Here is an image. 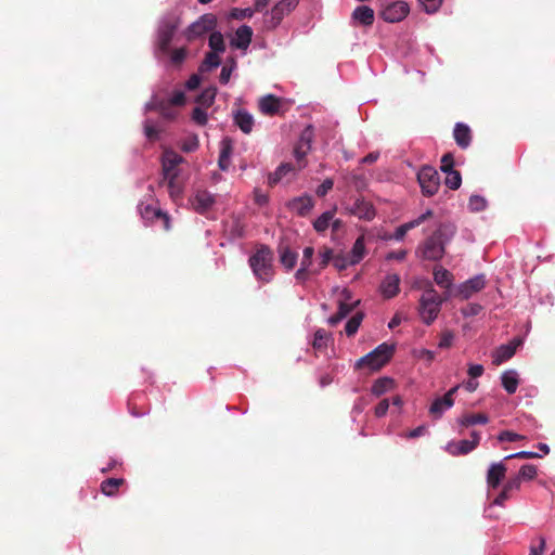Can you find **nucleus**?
<instances>
[{"label":"nucleus","instance_id":"nucleus-1","mask_svg":"<svg viewBox=\"0 0 555 555\" xmlns=\"http://www.w3.org/2000/svg\"><path fill=\"white\" fill-rule=\"evenodd\" d=\"M456 227L453 223H441L438 229L424 242L421 251L426 260L437 261L444 255V247L454 236Z\"/></svg>","mask_w":555,"mask_h":555},{"label":"nucleus","instance_id":"nucleus-2","mask_svg":"<svg viewBox=\"0 0 555 555\" xmlns=\"http://www.w3.org/2000/svg\"><path fill=\"white\" fill-rule=\"evenodd\" d=\"M273 253L267 245H261L249 258V266L257 279L269 282L273 276Z\"/></svg>","mask_w":555,"mask_h":555},{"label":"nucleus","instance_id":"nucleus-3","mask_svg":"<svg viewBox=\"0 0 555 555\" xmlns=\"http://www.w3.org/2000/svg\"><path fill=\"white\" fill-rule=\"evenodd\" d=\"M393 352V345L383 343L374 350L360 358L356 363V369H369L370 371H377L390 360Z\"/></svg>","mask_w":555,"mask_h":555},{"label":"nucleus","instance_id":"nucleus-4","mask_svg":"<svg viewBox=\"0 0 555 555\" xmlns=\"http://www.w3.org/2000/svg\"><path fill=\"white\" fill-rule=\"evenodd\" d=\"M444 298L429 287L420 298L418 313L426 325H430L438 317Z\"/></svg>","mask_w":555,"mask_h":555},{"label":"nucleus","instance_id":"nucleus-5","mask_svg":"<svg viewBox=\"0 0 555 555\" xmlns=\"http://www.w3.org/2000/svg\"><path fill=\"white\" fill-rule=\"evenodd\" d=\"M180 25V18L177 16L167 17L162 21L157 30L156 49L162 54H168L170 43L173 39L176 30Z\"/></svg>","mask_w":555,"mask_h":555},{"label":"nucleus","instance_id":"nucleus-6","mask_svg":"<svg viewBox=\"0 0 555 555\" xmlns=\"http://www.w3.org/2000/svg\"><path fill=\"white\" fill-rule=\"evenodd\" d=\"M417 181L422 194L427 197L434 196L440 188V176L438 171L429 165H424L417 172Z\"/></svg>","mask_w":555,"mask_h":555},{"label":"nucleus","instance_id":"nucleus-7","mask_svg":"<svg viewBox=\"0 0 555 555\" xmlns=\"http://www.w3.org/2000/svg\"><path fill=\"white\" fill-rule=\"evenodd\" d=\"M216 25H217L216 15H214L211 13L204 14L186 28V30L184 31V36L188 41H193L196 38L212 30L216 27Z\"/></svg>","mask_w":555,"mask_h":555},{"label":"nucleus","instance_id":"nucleus-8","mask_svg":"<svg viewBox=\"0 0 555 555\" xmlns=\"http://www.w3.org/2000/svg\"><path fill=\"white\" fill-rule=\"evenodd\" d=\"M346 209L350 215L365 221L373 220L376 215L373 204L363 197H357Z\"/></svg>","mask_w":555,"mask_h":555},{"label":"nucleus","instance_id":"nucleus-9","mask_svg":"<svg viewBox=\"0 0 555 555\" xmlns=\"http://www.w3.org/2000/svg\"><path fill=\"white\" fill-rule=\"evenodd\" d=\"M184 162V158L172 150H166L162 157L163 178L179 177L178 166Z\"/></svg>","mask_w":555,"mask_h":555},{"label":"nucleus","instance_id":"nucleus-10","mask_svg":"<svg viewBox=\"0 0 555 555\" xmlns=\"http://www.w3.org/2000/svg\"><path fill=\"white\" fill-rule=\"evenodd\" d=\"M409 5L403 1H397L386 5L382 12L380 17L388 23H397L402 21L409 14Z\"/></svg>","mask_w":555,"mask_h":555},{"label":"nucleus","instance_id":"nucleus-11","mask_svg":"<svg viewBox=\"0 0 555 555\" xmlns=\"http://www.w3.org/2000/svg\"><path fill=\"white\" fill-rule=\"evenodd\" d=\"M460 386L452 387L443 397L437 398L429 408V414L435 418H440L443 412L454 404L453 396L457 392Z\"/></svg>","mask_w":555,"mask_h":555},{"label":"nucleus","instance_id":"nucleus-12","mask_svg":"<svg viewBox=\"0 0 555 555\" xmlns=\"http://www.w3.org/2000/svg\"><path fill=\"white\" fill-rule=\"evenodd\" d=\"M299 0H281L271 10L270 24L272 27L280 25L284 16L288 15L296 9Z\"/></svg>","mask_w":555,"mask_h":555},{"label":"nucleus","instance_id":"nucleus-13","mask_svg":"<svg viewBox=\"0 0 555 555\" xmlns=\"http://www.w3.org/2000/svg\"><path fill=\"white\" fill-rule=\"evenodd\" d=\"M521 340L519 338L513 339L511 343L506 345H501L493 352L492 363L494 365H500L503 362L509 360L516 352L517 348L520 346Z\"/></svg>","mask_w":555,"mask_h":555},{"label":"nucleus","instance_id":"nucleus-14","mask_svg":"<svg viewBox=\"0 0 555 555\" xmlns=\"http://www.w3.org/2000/svg\"><path fill=\"white\" fill-rule=\"evenodd\" d=\"M486 286L485 275H476L459 287V294L463 299L470 298L474 294L480 292Z\"/></svg>","mask_w":555,"mask_h":555},{"label":"nucleus","instance_id":"nucleus-15","mask_svg":"<svg viewBox=\"0 0 555 555\" xmlns=\"http://www.w3.org/2000/svg\"><path fill=\"white\" fill-rule=\"evenodd\" d=\"M400 281V276L396 273L385 276L379 286V291L385 299H391L399 294Z\"/></svg>","mask_w":555,"mask_h":555},{"label":"nucleus","instance_id":"nucleus-16","mask_svg":"<svg viewBox=\"0 0 555 555\" xmlns=\"http://www.w3.org/2000/svg\"><path fill=\"white\" fill-rule=\"evenodd\" d=\"M288 208L300 217L307 216L314 206V202L310 195H302L293 198L287 204Z\"/></svg>","mask_w":555,"mask_h":555},{"label":"nucleus","instance_id":"nucleus-17","mask_svg":"<svg viewBox=\"0 0 555 555\" xmlns=\"http://www.w3.org/2000/svg\"><path fill=\"white\" fill-rule=\"evenodd\" d=\"M506 466L504 463H493L490 465L487 473V485L491 489H496L501 481L505 478Z\"/></svg>","mask_w":555,"mask_h":555},{"label":"nucleus","instance_id":"nucleus-18","mask_svg":"<svg viewBox=\"0 0 555 555\" xmlns=\"http://www.w3.org/2000/svg\"><path fill=\"white\" fill-rule=\"evenodd\" d=\"M278 253L280 255V262L286 270L295 268L298 259V254L291 249L287 243L281 241L278 246Z\"/></svg>","mask_w":555,"mask_h":555},{"label":"nucleus","instance_id":"nucleus-19","mask_svg":"<svg viewBox=\"0 0 555 555\" xmlns=\"http://www.w3.org/2000/svg\"><path fill=\"white\" fill-rule=\"evenodd\" d=\"M171 104L165 99L153 98L147 104V111H157L166 119H175L176 112L171 108Z\"/></svg>","mask_w":555,"mask_h":555},{"label":"nucleus","instance_id":"nucleus-20","mask_svg":"<svg viewBox=\"0 0 555 555\" xmlns=\"http://www.w3.org/2000/svg\"><path fill=\"white\" fill-rule=\"evenodd\" d=\"M251 37H253L251 27H249L247 25H243L236 29L235 36L231 40V46L236 49L246 50L251 42Z\"/></svg>","mask_w":555,"mask_h":555},{"label":"nucleus","instance_id":"nucleus-21","mask_svg":"<svg viewBox=\"0 0 555 555\" xmlns=\"http://www.w3.org/2000/svg\"><path fill=\"white\" fill-rule=\"evenodd\" d=\"M354 24L362 26H372L375 20L374 11L367 5L357 7L351 15Z\"/></svg>","mask_w":555,"mask_h":555},{"label":"nucleus","instance_id":"nucleus-22","mask_svg":"<svg viewBox=\"0 0 555 555\" xmlns=\"http://www.w3.org/2000/svg\"><path fill=\"white\" fill-rule=\"evenodd\" d=\"M453 135L456 144L461 149H467L470 145L472 131L467 125L457 122L454 127Z\"/></svg>","mask_w":555,"mask_h":555},{"label":"nucleus","instance_id":"nucleus-23","mask_svg":"<svg viewBox=\"0 0 555 555\" xmlns=\"http://www.w3.org/2000/svg\"><path fill=\"white\" fill-rule=\"evenodd\" d=\"M280 108H281V99L275 95L268 94V95L261 98L259 101V109L264 115H269V116L275 115L279 113Z\"/></svg>","mask_w":555,"mask_h":555},{"label":"nucleus","instance_id":"nucleus-24","mask_svg":"<svg viewBox=\"0 0 555 555\" xmlns=\"http://www.w3.org/2000/svg\"><path fill=\"white\" fill-rule=\"evenodd\" d=\"M234 122L244 133L248 134L254 127V117L246 109H237L234 113Z\"/></svg>","mask_w":555,"mask_h":555},{"label":"nucleus","instance_id":"nucleus-25","mask_svg":"<svg viewBox=\"0 0 555 555\" xmlns=\"http://www.w3.org/2000/svg\"><path fill=\"white\" fill-rule=\"evenodd\" d=\"M214 203V196L209 192L198 191L194 196L192 205L197 212H205Z\"/></svg>","mask_w":555,"mask_h":555},{"label":"nucleus","instance_id":"nucleus-26","mask_svg":"<svg viewBox=\"0 0 555 555\" xmlns=\"http://www.w3.org/2000/svg\"><path fill=\"white\" fill-rule=\"evenodd\" d=\"M359 301L353 304H347L345 301H339L338 311L331 315L327 320L328 324L332 326L337 325L341 320H344L356 307Z\"/></svg>","mask_w":555,"mask_h":555},{"label":"nucleus","instance_id":"nucleus-27","mask_svg":"<svg viewBox=\"0 0 555 555\" xmlns=\"http://www.w3.org/2000/svg\"><path fill=\"white\" fill-rule=\"evenodd\" d=\"M434 281L436 284L443 288H450L453 282V275L450 271L442 267L434 269Z\"/></svg>","mask_w":555,"mask_h":555},{"label":"nucleus","instance_id":"nucleus-28","mask_svg":"<svg viewBox=\"0 0 555 555\" xmlns=\"http://www.w3.org/2000/svg\"><path fill=\"white\" fill-rule=\"evenodd\" d=\"M502 386L507 393H515L518 387V375L515 371H506L501 376Z\"/></svg>","mask_w":555,"mask_h":555},{"label":"nucleus","instance_id":"nucleus-29","mask_svg":"<svg viewBox=\"0 0 555 555\" xmlns=\"http://www.w3.org/2000/svg\"><path fill=\"white\" fill-rule=\"evenodd\" d=\"M476 448V441L460 440L449 446V452L452 455H465Z\"/></svg>","mask_w":555,"mask_h":555},{"label":"nucleus","instance_id":"nucleus-30","mask_svg":"<svg viewBox=\"0 0 555 555\" xmlns=\"http://www.w3.org/2000/svg\"><path fill=\"white\" fill-rule=\"evenodd\" d=\"M365 255V244L363 236H360L356 240L350 256H349V264L359 263Z\"/></svg>","mask_w":555,"mask_h":555},{"label":"nucleus","instance_id":"nucleus-31","mask_svg":"<svg viewBox=\"0 0 555 555\" xmlns=\"http://www.w3.org/2000/svg\"><path fill=\"white\" fill-rule=\"evenodd\" d=\"M124 483L125 479L122 478H107L101 482V491L107 496H113Z\"/></svg>","mask_w":555,"mask_h":555},{"label":"nucleus","instance_id":"nucleus-32","mask_svg":"<svg viewBox=\"0 0 555 555\" xmlns=\"http://www.w3.org/2000/svg\"><path fill=\"white\" fill-rule=\"evenodd\" d=\"M395 382L389 377H382L374 382L371 391L374 396L379 397L393 388Z\"/></svg>","mask_w":555,"mask_h":555},{"label":"nucleus","instance_id":"nucleus-33","mask_svg":"<svg viewBox=\"0 0 555 555\" xmlns=\"http://www.w3.org/2000/svg\"><path fill=\"white\" fill-rule=\"evenodd\" d=\"M489 422V417L485 413H476V414H465L460 420V425L464 427H469L476 424H487Z\"/></svg>","mask_w":555,"mask_h":555},{"label":"nucleus","instance_id":"nucleus-34","mask_svg":"<svg viewBox=\"0 0 555 555\" xmlns=\"http://www.w3.org/2000/svg\"><path fill=\"white\" fill-rule=\"evenodd\" d=\"M330 340L331 334L324 328H319L314 333L312 346L317 351H322L326 349Z\"/></svg>","mask_w":555,"mask_h":555},{"label":"nucleus","instance_id":"nucleus-35","mask_svg":"<svg viewBox=\"0 0 555 555\" xmlns=\"http://www.w3.org/2000/svg\"><path fill=\"white\" fill-rule=\"evenodd\" d=\"M139 211L144 220L154 221L158 219L162 209L154 207L152 204L141 203L139 205Z\"/></svg>","mask_w":555,"mask_h":555},{"label":"nucleus","instance_id":"nucleus-36","mask_svg":"<svg viewBox=\"0 0 555 555\" xmlns=\"http://www.w3.org/2000/svg\"><path fill=\"white\" fill-rule=\"evenodd\" d=\"M217 94L216 87H209L202 91V93L196 98V102L205 107H209L214 104Z\"/></svg>","mask_w":555,"mask_h":555},{"label":"nucleus","instance_id":"nucleus-37","mask_svg":"<svg viewBox=\"0 0 555 555\" xmlns=\"http://www.w3.org/2000/svg\"><path fill=\"white\" fill-rule=\"evenodd\" d=\"M208 46L211 51L223 53L225 51L223 35L219 31H212L209 36Z\"/></svg>","mask_w":555,"mask_h":555},{"label":"nucleus","instance_id":"nucleus-38","mask_svg":"<svg viewBox=\"0 0 555 555\" xmlns=\"http://www.w3.org/2000/svg\"><path fill=\"white\" fill-rule=\"evenodd\" d=\"M231 153H232V146H231L230 142L223 140L222 147H221L220 155H219V160H218V164H219V167L221 170H227L229 168Z\"/></svg>","mask_w":555,"mask_h":555},{"label":"nucleus","instance_id":"nucleus-39","mask_svg":"<svg viewBox=\"0 0 555 555\" xmlns=\"http://www.w3.org/2000/svg\"><path fill=\"white\" fill-rule=\"evenodd\" d=\"M313 137H314V129L311 125H309L301 131L299 141L296 145H298L299 147L306 149V151H310Z\"/></svg>","mask_w":555,"mask_h":555},{"label":"nucleus","instance_id":"nucleus-40","mask_svg":"<svg viewBox=\"0 0 555 555\" xmlns=\"http://www.w3.org/2000/svg\"><path fill=\"white\" fill-rule=\"evenodd\" d=\"M334 218V211H325L313 222V228L317 232L321 233L327 230L330 223Z\"/></svg>","mask_w":555,"mask_h":555},{"label":"nucleus","instance_id":"nucleus-41","mask_svg":"<svg viewBox=\"0 0 555 555\" xmlns=\"http://www.w3.org/2000/svg\"><path fill=\"white\" fill-rule=\"evenodd\" d=\"M221 61L218 52L210 51L205 55L204 61L201 64L199 69L202 72L209 70L211 68H216L220 65Z\"/></svg>","mask_w":555,"mask_h":555},{"label":"nucleus","instance_id":"nucleus-42","mask_svg":"<svg viewBox=\"0 0 555 555\" xmlns=\"http://www.w3.org/2000/svg\"><path fill=\"white\" fill-rule=\"evenodd\" d=\"M362 320H363V313L357 312L347 321L346 326H345V332H346L347 336H349V337L353 336L358 332Z\"/></svg>","mask_w":555,"mask_h":555},{"label":"nucleus","instance_id":"nucleus-43","mask_svg":"<svg viewBox=\"0 0 555 555\" xmlns=\"http://www.w3.org/2000/svg\"><path fill=\"white\" fill-rule=\"evenodd\" d=\"M293 169V166L291 164H282L280 165L276 170L269 176V184L271 186L279 183L282 178L288 173Z\"/></svg>","mask_w":555,"mask_h":555},{"label":"nucleus","instance_id":"nucleus-44","mask_svg":"<svg viewBox=\"0 0 555 555\" xmlns=\"http://www.w3.org/2000/svg\"><path fill=\"white\" fill-rule=\"evenodd\" d=\"M320 261L318 267L314 270H320V272L327 267L331 260L334 259L333 250L330 247L323 246L319 250Z\"/></svg>","mask_w":555,"mask_h":555},{"label":"nucleus","instance_id":"nucleus-45","mask_svg":"<svg viewBox=\"0 0 555 555\" xmlns=\"http://www.w3.org/2000/svg\"><path fill=\"white\" fill-rule=\"evenodd\" d=\"M177 179H178V177H167V178H163V180L160 182V184L163 182H167L169 194H170L171 198H173V199L179 197L182 193V190H181L180 185L178 184Z\"/></svg>","mask_w":555,"mask_h":555},{"label":"nucleus","instance_id":"nucleus-46","mask_svg":"<svg viewBox=\"0 0 555 555\" xmlns=\"http://www.w3.org/2000/svg\"><path fill=\"white\" fill-rule=\"evenodd\" d=\"M446 185L451 190H457L461 186L462 183V177L460 171L453 170L448 173H446Z\"/></svg>","mask_w":555,"mask_h":555},{"label":"nucleus","instance_id":"nucleus-47","mask_svg":"<svg viewBox=\"0 0 555 555\" xmlns=\"http://www.w3.org/2000/svg\"><path fill=\"white\" fill-rule=\"evenodd\" d=\"M487 206V201L480 195H472L468 202V208L470 211L478 212L482 211Z\"/></svg>","mask_w":555,"mask_h":555},{"label":"nucleus","instance_id":"nucleus-48","mask_svg":"<svg viewBox=\"0 0 555 555\" xmlns=\"http://www.w3.org/2000/svg\"><path fill=\"white\" fill-rule=\"evenodd\" d=\"M537 474H538L537 466H534L532 464H526L520 467L517 476L520 477V480H522V479L532 480L535 478Z\"/></svg>","mask_w":555,"mask_h":555},{"label":"nucleus","instance_id":"nucleus-49","mask_svg":"<svg viewBox=\"0 0 555 555\" xmlns=\"http://www.w3.org/2000/svg\"><path fill=\"white\" fill-rule=\"evenodd\" d=\"M188 51L185 48L175 49L170 53V61L173 65L180 66L186 59Z\"/></svg>","mask_w":555,"mask_h":555},{"label":"nucleus","instance_id":"nucleus-50","mask_svg":"<svg viewBox=\"0 0 555 555\" xmlns=\"http://www.w3.org/2000/svg\"><path fill=\"white\" fill-rule=\"evenodd\" d=\"M230 63H231L230 65L225 64L222 67L221 73H220L219 80L223 85L229 82L231 74H232L233 69L235 68V66H236V62H235L234 59H231Z\"/></svg>","mask_w":555,"mask_h":555},{"label":"nucleus","instance_id":"nucleus-51","mask_svg":"<svg viewBox=\"0 0 555 555\" xmlns=\"http://www.w3.org/2000/svg\"><path fill=\"white\" fill-rule=\"evenodd\" d=\"M526 437L511 430H503L499 434L498 440L501 442L508 441L514 442L518 440H525Z\"/></svg>","mask_w":555,"mask_h":555},{"label":"nucleus","instance_id":"nucleus-52","mask_svg":"<svg viewBox=\"0 0 555 555\" xmlns=\"http://www.w3.org/2000/svg\"><path fill=\"white\" fill-rule=\"evenodd\" d=\"M454 340V334L452 331L446 330L441 333L440 341L438 347L441 349H448L452 346Z\"/></svg>","mask_w":555,"mask_h":555},{"label":"nucleus","instance_id":"nucleus-53","mask_svg":"<svg viewBox=\"0 0 555 555\" xmlns=\"http://www.w3.org/2000/svg\"><path fill=\"white\" fill-rule=\"evenodd\" d=\"M440 169L442 172L448 173L454 169V158L451 153H447L441 157V166Z\"/></svg>","mask_w":555,"mask_h":555},{"label":"nucleus","instance_id":"nucleus-54","mask_svg":"<svg viewBox=\"0 0 555 555\" xmlns=\"http://www.w3.org/2000/svg\"><path fill=\"white\" fill-rule=\"evenodd\" d=\"M198 145H199V142H198L197 135H193L183 141V143L181 145V150L183 152L190 153V152L195 151L198 147Z\"/></svg>","mask_w":555,"mask_h":555},{"label":"nucleus","instance_id":"nucleus-55","mask_svg":"<svg viewBox=\"0 0 555 555\" xmlns=\"http://www.w3.org/2000/svg\"><path fill=\"white\" fill-rule=\"evenodd\" d=\"M192 119L199 126H205L207 124V114L201 107H195L192 113Z\"/></svg>","mask_w":555,"mask_h":555},{"label":"nucleus","instance_id":"nucleus-56","mask_svg":"<svg viewBox=\"0 0 555 555\" xmlns=\"http://www.w3.org/2000/svg\"><path fill=\"white\" fill-rule=\"evenodd\" d=\"M418 2L427 13H434L440 8L442 0H418Z\"/></svg>","mask_w":555,"mask_h":555},{"label":"nucleus","instance_id":"nucleus-57","mask_svg":"<svg viewBox=\"0 0 555 555\" xmlns=\"http://www.w3.org/2000/svg\"><path fill=\"white\" fill-rule=\"evenodd\" d=\"M334 182L332 179H325L317 189L315 193L319 197L325 196L332 189Z\"/></svg>","mask_w":555,"mask_h":555},{"label":"nucleus","instance_id":"nucleus-58","mask_svg":"<svg viewBox=\"0 0 555 555\" xmlns=\"http://www.w3.org/2000/svg\"><path fill=\"white\" fill-rule=\"evenodd\" d=\"M320 273V270H307L305 268H299L296 273H295V278L297 281L299 282H305L308 280L309 275L313 274V275H317Z\"/></svg>","mask_w":555,"mask_h":555},{"label":"nucleus","instance_id":"nucleus-59","mask_svg":"<svg viewBox=\"0 0 555 555\" xmlns=\"http://www.w3.org/2000/svg\"><path fill=\"white\" fill-rule=\"evenodd\" d=\"M144 133L150 141H156L158 139V130L149 120L144 124Z\"/></svg>","mask_w":555,"mask_h":555},{"label":"nucleus","instance_id":"nucleus-60","mask_svg":"<svg viewBox=\"0 0 555 555\" xmlns=\"http://www.w3.org/2000/svg\"><path fill=\"white\" fill-rule=\"evenodd\" d=\"M520 485H521V480H520V477H518L517 475L509 478L505 485H504V489L507 491V492H512L514 490H519L520 489Z\"/></svg>","mask_w":555,"mask_h":555},{"label":"nucleus","instance_id":"nucleus-61","mask_svg":"<svg viewBox=\"0 0 555 555\" xmlns=\"http://www.w3.org/2000/svg\"><path fill=\"white\" fill-rule=\"evenodd\" d=\"M167 101L171 104V106H182L185 103L184 92L181 90H178Z\"/></svg>","mask_w":555,"mask_h":555},{"label":"nucleus","instance_id":"nucleus-62","mask_svg":"<svg viewBox=\"0 0 555 555\" xmlns=\"http://www.w3.org/2000/svg\"><path fill=\"white\" fill-rule=\"evenodd\" d=\"M255 13V10H253L251 8H246V9H234L233 12H232V16L234 18H246V17H251Z\"/></svg>","mask_w":555,"mask_h":555},{"label":"nucleus","instance_id":"nucleus-63","mask_svg":"<svg viewBox=\"0 0 555 555\" xmlns=\"http://www.w3.org/2000/svg\"><path fill=\"white\" fill-rule=\"evenodd\" d=\"M308 153H309V151H306V149L295 145L294 156L297 159L300 168H302L305 166V157Z\"/></svg>","mask_w":555,"mask_h":555},{"label":"nucleus","instance_id":"nucleus-64","mask_svg":"<svg viewBox=\"0 0 555 555\" xmlns=\"http://www.w3.org/2000/svg\"><path fill=\"white\" fill-rule=\"evenodd\" d=\"M483 371L485 369L481 364H469L467 374L470 376V378H477L483 374Z\"/></svg>","mask_w":555,"mask_h":555}]
</instances>
